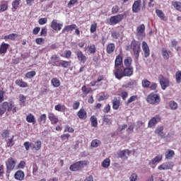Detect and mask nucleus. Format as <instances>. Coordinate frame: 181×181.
I'll use <instances>...</instances> for the list:
<instances>
[{"label": "nucleus", "mask_w": 181, "mask_h": 181, "mask_svg": "<svg viewBox=\"0 0 181 181\" xmlns=\"http://www.w3.org/2000/svg\"><path fill=\"white\" fill-rule=\"evenodd\" d=\"M114 74L117 80H121L123 77H131L134 76V67L125 66L124 69H117Z\"/></svg>", "instance_id": "obj_1"}, {"label": "nucleus", "mask_w": 181, "mask_h": 181, "mask_svg": "<svg viewBox=\"0 0 181 181\" xmlns=\"http://www.w3.org/2000/svg\"><path fill=\"white\" fill-rule=\"evenodd\" d=\"M14 107L15 103H13V101L3 103L0 107V117L6 112V110L7 111H12V108Z\"/></svg>", "instance_id": "obj_2"}, {"label": "nucleus", "mask_w": 181, "mask_h": 181, "mask_svg": "<svg viewBox=\"0 0 181 181\" xmlns=\"http://www.w3.org/2000/svg\"><path fill=\"white\" fill-rule=\"evenodd\" d=\"M87 165H88V161L81 160L72 164L70 166L69 169L70 170H72V172H77L80 169H83V168H86Z\"/></svg>", "instance_id": "obj_3"}, {"label": "nucleus", "mask_w": 181, "mask_h": 181, "mask_svg": "<svg viewBox=\"0 0 181 181\" xmlns=\"http://www.w3.org/2000/svg\"><path fill=\"white\" fill-rule=\"evenodd\" d=\"M146 101L148 104H159L160 103V96L156 93H151L147 96Z\"/></svg>", "instance_id": "obj_4"}, {"label": "nucleus", "mask_w": 181, "mask_h": 181, "mask_svg": "<svg viewBox=\"0 0 181 181\" xmlns=\"http://www.w3.org/2000/svg\"><path fill=\"white\" fill-rule=\"evenodd\" d=\"M130 47L133 49L134 57L138 59L139 57V50H141V43L136 40H133L130 45Z\"/></svg>", "instance_id": "obj_5"}, {"label": "nucleus", "mask_w": 181, "mask_h": 181, "mask_svg": "<svg viewBox=\"0 0 181 181\" xmlns=\"http://www.w3.org/2000/svg\"><path fill=\"white\" fill-rule=\"evenodd\" d=\"M124 19V15L119 14L117 16H112L110 18L109 25H117Z\"/></svg>", "instance_id": "obj_6"}, {"label": "nucleus", "mask_w": 181, "mask_h": 181, "mask_svg": "<svg viewBox=\"0 0 181 181\" xmlns=\"http://www.w3.org/2000/svg\"><path fill=\"white\" fill-rule=\"evenodd\" d=\"M175 164L172 161H168L162 163L158 167V170H169L173 169Z\"/></svg>", "instance_id": "obj_7"}, {"label": "nucleus", "mask_w": 181, "mask_h": 181, "mask_svg": "<svg viewBox=\"0 0 181 181\" xmlns=\"http://www.w3.org/2000/svg\"><path fill=\"white\" fill-rule=\"evenodd\" d=\"M16 165V160L12 158H8L6 162V166L8 172H11V170H13V169H15Z\"/></svg>", "instance_id": "obj_8"}, {"label": "nucleus", "mask_w": 181, "mask_h": 181, "mask_svg": "<svg viewBox=\"0 0 181 181\" xmlns=\"http://www.w3.org/2000/svg\"><path fill=\"white\" fill-rule=\"evenodd\" d=\"M160 119H162V118H160V116L152 117L148 121V128H153V127H156L158 123L160 122Z\"/></svg>", "instance_id": "obj_9"}, {"label": "nucleus", "mask_w": 181, "mask_h": 181, "mask_svg": "<svg viewBox=\"0 0 181 181\" xmlns=\"http://www.w3.org/2000/svg\"><path fill=\"white\" fill-rule=\"evenodd\" d=\"M136 36L139 37V39H142V37H145V25L141 24L137 27Z\"/></svg>", "instance_id": "obj_10"}, {"label": "nucleus", "mask_w": 181, "mask_h": 181, "mask_svg": "<svg viewBox=\"0 0 181 181\" xmlns=\"http://www.w3.org/2000/svg\"><path fill=\"white\" fill-rule=\"evenodd\" d=\"M48 63L49 64H52V66L59 67L60 64V57L56 54H54L51 57V59Z\"/></svg>", "instance_id": "obj_11"}, {"label": "nucleus", "mask_w": 181, "mask_h": 181, "mask_svg": "<svg viewBox=\"0 0 181 181\" xmlns=\"http://www.w3.org/2000/svg\"><path fill=\"white\" fill-rule=\"evenodd\" d=\"M59 21L54 19L52 22H51V25L50 27L52 28V29H53V30H62V28H63V23H58Z\"/></svg>", "instance_id": "obj_12"}, {"label": "nucleus", "mask_w": 181, "mask_h": 181, "mask_svg": "<svg viewBox=\"0 0 181 181\" xmlns=\"http://www.w3.org/2000/svg\"><path fill=\"white\" fill-rule=\"evenodd\" d=\"M142 4V1L136 0L134 2L132 5V12L134 13H138L141 11V4Z\"/></svg>", "instance_id": "obj_13"}, {"label": "nucleus", "mask_w": 181, "mask_h": 181, "mask_svg": "<svg viewBox=\"0 0 181 181\" xmlns=\"http://www.w3.org/2000/svg\"><path fill=\"white\" fill-rule=\"evenodd\" d=\"M129 153H131L129 150H128V149L122 150L117 153V157L120 158L121 159L127 160V159H128L127 156H129Z\"/></svg>", "instance_id": "obj_14"}, {"label": "nucleus", "mask_w": 181, "mask_h": 181, "mask_svg": "<svg viewBox=\"0 0 181 181\" xmlns=\"http://www.w3.org/2000/svg\"><path fill=\"white\" fill-rule=\"evenodd\" d=\"M141 47L144 53V57H149V55L151 54V51L149 49V46L148 45V43H146V42L145 41H143L141 44Z\"/></svg>", "instance_id": "obj_15"}, {"label": "nucleus", "mask_w": 181, "mask_h": 181, "mask_svg": "<svg viewBox=\"0 0 181 181\" xmlns=\"http://www.w3.org/2000/svg\"><path fill=\"white\" fill-rule=\"evenodd\" d=\"M121 64H122V57L121 55H118L115 61V69L113 71L114 74H115L117 69H122L119 67Z\"/></svg>", "instance_id": "obj_16"}, {"label": "nucleus", "mask_w": 181, "mask_h": 181, "mask_svg": "<svg viewBox=\"0 0 181 181\" xmlns=\"http://www.w3.org/2000/svg\"><path fill=\"white\" fill-rule=\"evenodd\" d=\"M160 84L162 90H166L169 87V80L163 76L160 79Z\"/></svg>", "instance_id": "obj_17"}, {"label": "nucleus", "mask_w": 181, "mask_h": 181, "mask_svg": "<svg viewBox=\"0 0 181 181\" xmlns=\"http://www.w3.org/2000/svg\"><path fill=\"white\" fill-rule=\"evenodd\" d=\"M162 159H163V156H162V154H158L154 158L149 161L148 165H150L151 166H152V165H156V163H159V162H161Z\"/></svg>", "instance_id": "obj_18"}, {"label": "nucleus", "mask_w": 181, "mask_h": 181, "mask_svg": "<svg viewBox=\"0 0 181 181\" xmlns=\"http://www.w3.org/2000/svg\"><path fill=\"white\" fill-rule=\"evenodd\" d=\"M48 118L52 125H54L55 124H57V122H59V117L56 116L54 113L49 112L48 114Z\"/></svg>", "instance_id": "obj_19"}, {"label": "nucleus", "mask_w": 181, "mask_h": 181, "mask_svg": "<svg viewBox=\"0 0 181 181\" xmlns=\"http://www.w3.org/2000/svg\"><path fill=\"white\" fill-rule=\"evenodd\" d=\"M9 44L2 42L0 45V54H6L8 52V49H9Z\"/></svg>", "instance_id": "obj_20"}, {"label": "nucleus", "mask_w": 181, "mask_h": 181, "mask_svg": "<svg viewBox=\"0 0 181 181\" xmlns=\"http://www.w3.org/2000/svg\"><path fill=\"white\" fill-rule=\"evenodd\" d=\"M76 56L79 62H81V63H86L87 60V57H86V55L83 54V52L80 50L76 52Z\"/></svg>", "instance_id": "obj_21"}, {"label": "nucleus", "mask_w": 181, "mask_h": 181, "mask_svg": "<svg viewBox=\"0 0 181 181\" xmlns=\"http://www.w3.org/2000/svg\"><path fill=\"white\" fill-rule=\"evenodd\" d=\"M32 149L33 151H40V149H42V141L40 140H37L35 144L33 143Z\"/></svg>", "instance_id": "obj_22"}, {"label": "nucleus", "mask_w": 181, "mask_h": 181, "mask_svg": "<svg viewBox=\"0 0 181 181\" xmlns=\"http://www.w3.org/2000/svg\"><path fill=\"white\" fill-rule=\"evenodd\" d=\"M85 52H89V53H90L91 54H94V53H95V52H97V47H95V45H90L87 47H85Z\"/></svg>", "instance_id": "obj_23"}, {"label": "nucleus", "mask_w": 181, "mask_h": 181, "mask_svg": "<svg viewBox=\"0 0 181 181\" xmlns=\"http://www.w3.org/2000/svg\"><path fill=\"white\" fill-rule=\"evenodd\" d=\"M77 115L80 119H86L87 118V112L83 108H81L78 112Z\"/></svg>", "instance_id": "obj_24"}, {"label": "nucleus", "mask_w": 181, "mask_h": 181, "mask_svg": "<svg viewBox=\"0 0 181 181\" xmlns=\"http://www.w3.org/2000/svg\"><path fill=\"white\" fill-rule=\"evenodd\" d=\"M76 28H77V25L76 24L66 25L62 29V33H64L65 32H71L74 30Z\"/></svg>", "instance_id": "obj_25"}, {"label": "nucleus", "mask_w": 181, "mask_h": 181, "mask_svg": "<svg viewBox=\"0 0 181 181\" xmlns=\"http://www.w3.org/2000/svg\"><path fill=\"white\" fill-rule=\"evenodd\" d=\"M14 177L17 180H23V178L25 177V173L23 171L18 170L15 173Z\"/></svg>", "instance_id": "obj_26"}, {"label": "nucleus", "mask_w": 181, "mask_h": 181, "mask_svg": "<svg viewBox=\"0 0 181 181\" xmlns=\"http://www.w3.org/2000/svg\"><path fill=\"white\" fill-rule=\"evenodd\" d=\"M112 103L113 110H118V108H119V105H121V100L119 99L115 98Z\"/></svg>", "instance_id": "obj_27"}, {"label": "nucleus", "mask_w": 181, "mask_h": 181, "mask_svg": "<svg viewBox=\"0 0 181 181\" xmlns=\"http://www.w3.org/2000/svg\"><path fill=\"white\" fill-rule=\"evenodd\" d=\"M114 50H115V45L114 43L108 44L106 48L107 53L111 54V53H114Z\"/></svg>", "instance_id": "obj_28"}, {"label": "nucleus", "mask_w": 181, "mask_h": 181, "mask_svg": "<svg viewBox=\"0 0 181 181\" xmlns=\"http://www.w3.org/2000/svg\"><path fill=\"white\" fill-rule=\"evenodd\" d=\"M156 13L161 21H166V16H165V13H163V11H162V10L156 9Z\"/></svg>", "instance_id": "obj_29"}, {"label": "nucleus", "mask_w": 181, "mask_h": 181, "mask_svg": "<svg viewBox=\"0 0 181 181\" xmlns=\"http://www.w3.org/2000/svg\"><path fill=\"white\" fill-rule=\"evenodd\" d=\"M134 86H136V81L131 80L126 84L123 85L124 88H132Z\"/></svg>", "instance_id": "obj_30"}, {"label": "nucleus", "mask_w": 181, "mask_h": 181, "mask_svg": "<svg viewBox=\"0 0 181 181\" xmlns=\"http://www.w3.org/2000/svg\"><path fill=\"white\" fill-rule=\"evenodd\" d=\"M19 5H21V0H13L12 2L11 11L15 12V11L19 8Z\"/></svg>", "instance_id": "obj_31"}, {"label": "nucleus", "mask_w": 181, "mask_h": 181, "mask_svg": "<svg viewBox=\"0 0 181 181\" xmlns=\"http://www.w3.org/2000/svg\"><path fill=\"white\" fill-rule=\"evenodd\" d=\"M163 129H164L163 126H158V127H156L154 132L158 136H163V135H164L163 134Z\"/></svg>", "instance_id": "obj_32"}, {"label": "nucleus", "mask_w": 181, "mask_h": 181, "mask_svg": "<svg viewBox=\"0 0 181 181\" xmlns=\"http://www.w3.org/2000/svg\"><path fill=\"white\" fill-rule=\"evenodd\" d=\"M16 86H18V87H21L23 88H25L28 87V83L23 81L22 79H17L16 81Z\"/></svg>", "instance_id": "obj_33"}, {"label": "nucleus", "mask_w": 181, "mask_h": 181, "mask_svg": "<svg viewBox=\"0 0 181 181\" xmlns=\"http://www.w3.org/2000/svg\"><path fill=\"white\" fill-rule=\"evenodd\" d=\"M165 159L170 160L173 156H175V151L173 150H168L165 152Z\"/></svg>", "instance_id": "obj_34"}, {"label": "nucleus", "mask_w": 181, "mask_h": 181, "mask_svg": "<svg viewBox=\"0 0 181 181\" xmlns=\"http://www.w3.org/2000/svg\"><path fill=\"white\" fill-rule=\"evenodd\" d=\"M124 64L125 67H134L132 66V58L130 57H128L124 60Z\"/></svg>", "instance_id": "obj_35"}, {"label": "nucleus", "mask_w": 181, "mask_h": 181, "mask_svg": "<svg viewBox=\"0 0 181 181\" xmlns=\"http://www.w3.org/2000/svg\"><path fill=\"white\" fill-rule=\"evenodd\" d=\"M54 110L56 111L64 112V111H66L67 110V107L64 105H62L60 104H58V105H55Z\"/></svg>", "instance_id": "obj_36"}, {"label": "nucleus", "mask_w": 181, "mask_h": 181, "mask_svg": "<svg viewBox=\"0 0 181 181\" xmlns=\"http://www.w3.org/2000/svg\"><path fill=\"white\" fill-rule=\"evenodd\" d=\"M90 121L91 122L92 127L96 128L97 125H98V120L97 119V117L95 115H93L90 117Z\"/></svg>", "instance_id": "obj_37"}, {"label": "nucleus", "mask_w": 181, "mask_h": 181, "mask_svg": "<svg viewBox=\"0 0 181 181\" xmlns=\"http://www.w3.org/2000/svg\"><path fill=\"white\" fill-rule=\"evenodd\" d=\"M51 84L55 88H57V87H60V80L57 79V78H53L51 80Z\"/></svg>", "instance_id": "obj_38"}, {"label": "nucleus", "mask_w": 181, "mask_h": 181, "mask_svg": "<svg viewBox=\"0 0 181 181\" xmlns=\"http://www.w3.org/2000/svg\"><path fill=\"white\" fill-rule=\"evenodd\" d=\"M26 121L27 122H30L31 124H35L36 122V119L35 118V115L32 114H29L26 117Z\"/></svg>", "instance_id": "obj_39"}, {"label": "nucleus", "mask_w": 181, "mask_h": 181, "mask_svg": "<svg viewBox=\"0 0 181 181\" xmlns=\"http://www.w3.org/2000/svg\"><path fill=\"white\" fill-rule=\"evenodd\" d=\"M16 37H18V35L12 33L8 35L4 36L3 39H4V40H8V39H10L11 40H15Z\"/></svg>", "instance_id": "obj_40"}, {"label": "nucleus", "mask_w": 181, "mask_h": 181, "mask_svg": "<svg viewBox=\"0 0 181 181\" xmlns=\"http://www.w3.org/2000/svg\"><path fill=\"white\" fill-rule=\"evenodd\" d=\"M141 86L143 88H149V86H151V81L148 79H143L141 81Z\"/></svg>", "instance_id": "obj_41"}, {"label": "nucleus", "mask_w": 181, "mask_h": 181, "mask_svg": "<svg viewBox=\"0 0 181 181\" xmlns=\"http://www.w3.org/2000/svg\"><path fill=\"white\" fill-rule=\"evenodd\" d=\"M136 100H138V96L132 95L127 100V101L125 102V104L126 105H129L131 103H134V101H136Z\"/></svg>", "instance_id": "obj_42"}, {"label": "nucleus", "mask_w": 181, "mask_h": 181, "mask_svg": "<svg viewBox=\"0 0 181 181\" xmlns=\"http://www.w3.org/2000/svg\"><path fill=\"white\" fill-rule=\"evenodd\" d=\"M111 163V160H110V158L105 159L102 163L103 168H105L107 169V168H110V165Z\"/></svg>", "instance_id": "obj_43"}, {"label": "nucleus", "mask_w": 181, "mask_h": 181, "mask_svg": "<svg viewBox=\"0 0 181 181\" xmlns=\"http://www.w3.org/2000/svg\"><path fill=\"white\" fill-rule=\"evenodd\" d=\"M169 106L171 110H177V103L175 102L174 100H171L169 102Z\"/></svg>", "instance_id": "obj_44"}, {"label": "nucleus", "mask_w": 181, "mask_h": 181, "mask_svg": "<svg viewBox=\"0 0 181 181\" xmlns=\"http://www.w3.org/2000/svg\"><path fill=\"white\" fill-rule=\"evenodd\" d=\"M176 83L180 84L181 83V71H178L175 74Z\"/></svg>", "instance_id": "obj_45"}, {"label": "nucleus", "mask_w": 181, "mask_h": 181, "mask_svg": "<svg viewBox=\"0 0 181 181\" xmlns=\"http://www.w3.org/2000/svg\"><path fill=\"white\" fill-rule=\"evenodd\" d=\"M47 118V116L46 115V114H42L38 118V122H43V124H46Z\"/></svg>", "instance_id": "obj_46"}, {"label": "nucleus", "mask_w": 181, "mask_h": 181, "mask_svg": "<svg viewBox=\"0 0 181 181\" xmlns=\"http://www.w3.org/2000/svg\"><path fill=\"white\" fill-rule=\"evenodd\" d=\"M100 144H101V141H100V140L95 139L92 141L91 146H93V148H98V146H100Z\"/></svg>", "instance_id": "obj_47"}, {"label": "nucleus", "mask_w": 181, "mask_h": 181, "mask_svg": "<svg viewBox=\"0 0 181 181\" xmlns=\"http://www.w3.org/2000/svg\"><path fill=\"white\" fill-rule=\"evenodd\" d=\"M13 145H15V142L13 141V136L11 139H8L7 140L6 147L11 148V146H13Z\"/></svg>", "instance_id": "obj_48"}, {"label": "nucleus", "mask_w": 181, "mask_h": 181, "mask_svg": "<svg viewBox=\"0 0 181 181\" xmlns=\"http://www.w3.org/2000/svg\"><path fill=\"white\" fill-rule=\"evenodd\" d=\"M173 6L177 9V11H180L181 12V3L179 1H175L173 3Z\"/></svg>", "instance_id": "obj_49"}, {"label": "nucleus", "mask_w": 181, "mask_h": 181, "mask_svg": "<svg viewBox=\"0 0 181 181\" xmlns=\"http://www.w3.org/2000/svg\"><path fill=\"white\" fill-rule=\"evenodd\" d=\"M35 76H36V71H29L25 74L26 78H32L33 77H35Z\"/></svg>", "instance_id": "obj_50"}, {"label": "nucleus", "mask_w": 181, "mask_h": 181, "mask_svg": "<svg viewBox=\"0 0 181 181\" xmlns=\"http://www.w3.org/2000/svg\"><path fill=\"white\" fill-rule=\"evenodd\" d=\"M103 122H105V124H106L107 125H111L112 124V120L108 118L107 116H104Z\"/></svg>", "instance_id": "obj_51"}, {"label": "nucleus", "mask_w": 181, "mask_h": 181, "mask_svg": "<svg viewBox=\"0 0 181 181\" xmlns=\"http://www.w3.org/2000/svg\"><path fill=\"white\" fill-rule=\"evenodd\" d=\"M62 66L64 69H67L70 66V62L67 61H62L59 62V66Z\"/></svg>", "instance_id": "obj_52"}, {"label": "nucleus", "mask_w": 181, "mask_h": 181, "mask_svg": "<svg viewBox=\"0 0 181 181\" xmlns=\"http://www.w3.org/2000/svg\"><path fill=\"white\" fill-rule=\"evenodd\" d=\"M18 97L21 105H22V104H25V102L26 101V96L23 94H20Z\"/></svg>", "instance_id": "obj_53"}, {"label": "nucleus", "mask_w": 181, "mask_h": 181, "mask_svg": "<svg viewBox=\"0 0 181 181\" xmlns=\"http://www.w3.org/2000/svg\"><path fill=\"white\" fill-rule=\"evenodd\" d=\"M23 145H24V146L25 148V151H29V149L30 148L32 149L33 143H30L29 141H25V142H24Z\"/></svg>", "instance_id": "obj_54"}, {"label": "nucleus", "mask_w": 181, "mask_h": 181, "mask_svg": "<svg viewBox=\"0 0 181 181\" xmlns=\"http://www.w3.org/2000/svg\"><path fill=\"white\" fill-rule=\"evenodd\" d=\"M97 30V23L91 24L90 31V33H94Z\"/></svg>", "instance_id": "obj_55"}, {"label": "nucleus", "mask_w": 181, "mask_h": 181, "mask_svg": "<svg viewBox=\"0 0 181 181\" xmlns=\"http://www.w3.org/2000/svg\"><path fill=\"white\" fill-rule=\"evenodd\" d=\"M38 23L40 25H46L47 23V18H41L38 21Z\"/></svg>", "instance_id": "obj_56"}, {"label": "nucleus", "mask_w": 181, "mask_h": 181, "mask_svg": "<svg viewBox=\"0 0 181 181\" xmlns=\"http://www.w3.org/2000/svg\"><path fill=\"white\" fill-rule=\"evenodd\" d=\"M64 132H69V133H73L74 132V129L72 127H70V126L67 125L65 127Z\"/></svg>", "instance_id": "obj_57"}, {"label": "nucleus", "mask_w": 181, "mask_h": 181, "mask_svg": "<svg viewBox=\"0 0 181 181\" xmlns=\"http://www.w3.org/2000/svg\"><path fill=\"white\" fill-rule=\"evenodd\" d=\"M162 52L164 59H169V53H168V50H166L165 48H163Z\"/></svg>", "instance_id": "obj_58"}, {"label": "nucleus", "mask_w": 181, "mask_h": 181, "mask_svg": "<svg viewBox=\"0 0 181 181\" xmlns=\"http://www.w3.org/2000/svg\"><path fill=\"white\" fill-rule=\"evenodd\" d=\"M1 136L3 138H9V131L4 130L1 133Z\"/></svg>", "instance_id": "obj_59"}, {"label": "nucleus", "mask_w": 181, "mask_h": 181, "mask_svg": "<svg viewBox=\"0 0 181 181\" xmlns=\"http://www.w3.org/2000/svg\"><path fill=\"white\" fill-rule=\"evenodd\" d=\"M8 9V4H4L0 6V11L1 12H5Z\"/></svg>", "instance_id": "obj_60"}, {"label": "nucleus", "mask_w": 181, "mask_h": 181, "mask_svg": "<svg viewBox=\"0 0 181 181\" xmlns=\"http://www.w3.org/2000/svg\"><path fill=\"white\" fill-rule=\"evenodd\" d=\"M143 128L145 127V124L142 121H139L136 122V129H139V128Z\"/></svg>", "instance_id": "obj_61"}, {"label": "nucleus", "mask_w": 181, "mask_h": 181, "mask_svg": "<svg viewBox=\"0 0 181 181\" xmlns=\"http://www.w3.org/2000/svg\"><path fill=\"white\" fill-rule=\"evenodd\" d=\"M118 11H119V7L118 6H114L112 8V13H118Z\"/></svg>", "instance_id": "obj_62"}, {"label": "nucleus", "mask_w": 181, "mask_h": 181, "mask_svg": "<svg viewBox=\"0 0 181 181\" xmlns=\"http://www.w3.org/2000/svg\"><path fill=\"white\" fill-rule=\"evenodd\" d=\"M121 97H122V100H124V101H125V100H127V98H128V92H127V91L122 92L121 94Z\"/></svg>", "instance_id": "obj_63"}, {"label": "nucleus", "mask_w": 181, "mask_h": 181, "mask_svg": "<svg viewBox=\"0 0 181 181\" xmlns=\"http://www.w3.org/2000/svg\"><path fill=\"white\" fill-rule=\"evenodd\" d=\"M138 175L136 173H133L130 175L129 180L130 181H136Z\"/></svg>", "instance_id": "obj_64"}]
</instances>
